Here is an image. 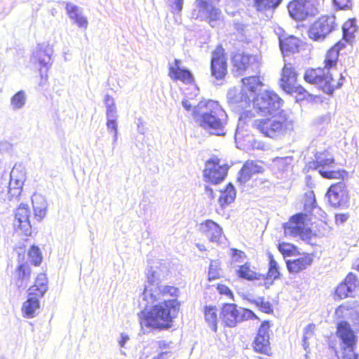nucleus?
Masks as SVG:
<instances>
[{"instance_id":"obj_26","label":"nucleus","mask_w":359,"mask_h":359,"mask_svg":"<svg viewBox=\"0 0 359 359\" xmlns=\"http://www.w3.org/2000/svg\"><path fill=\"white\" fill-rule=\"evenodd\" d=\"M200 232L211 242H219L222 234L219 225L211 219H206L199 224Z\"/></svg>"},{"instance_id":"obj_24","label":"nucleus","mask_w":359,"mask_h":359,"mask_svg":"<svg viewBox=\"0 0 359 359\" xmlns=\"http://www.w3.org/2000/svg\"><path fill=\"white\" fill-rule=\"evenodd\" d=\"M33 209V222L37 225L46 217L48 212V203L46 198L40 194H34L32 198Z\"/></svg>"},{"instance_id":"obj_51","label":"nucleus","mask_w":359,"mask_h":359,"mask_svg":"<svg viewBox=\"0 0 359 359\" xmlns=\"http://www.w3.org/2000/svg\"><path fill=\"white\" fill-rule=\"evenodd\" d=\"M315 328H316V325L313 323L309 324L306 327L305 330H304V340H306V339H308V338L311 337L312 335H313Z\"/></svg>"},{"instance_id":"obj_42","label":"nucleus","mask_w":359,"mask_h":359,"mask_svg":"<svg viewBox=\"0 0 359 359\" xmlns=\"http://www.w3.org/2000/svg\"><path fill=\"white\" fill-rule=\"evenodd\" d=\"M357 313V310L349 304H343L339 305L334 311L335 317L337 319H343L350 317Z\"/></svg>"},{"instance_id":"obj_43","label":"nucleus","mask_w":359,"mask_h":359,"mask_svg":"<svg viewBox=\"0 0 359 359\" xmlns=\"http://www.w3.org/2000/svg\"><path fill=\"white\" fill-rule=\"evenodd\" d=\"M220 266L221 262L218 260H212L210 262L208 272V280L209 281L217 280L222 277V269Z\"/></svg>"},{"instance_id":"obj_41","label":"nucleus","mask_w":359,"mask_h":359,"mask_svg":"<svg viewBox=\"0 0 359 359\" xmlns=\"http://www.w3.org/2000/svg\"><path fill=\"white\" fill-rule=\"evenodd\" d=\"M357 30L355 22L352 19H348L343 25V41L346 43V41L351 40L353 37L354 33Z\"/></svg>"},{"instance_id":"obj_15","label":"nucleus","mask_w":359,"mask_h":359,"mask_svg":"<svg viewBox=\"0 0 359 359\" xmlns=\"http://www.w3.org/2000/svg\"><path fill=\"white\" fill-rule=\"evenodd\" d=\"M336 27L334 15H322L310 26L308 31L309 37L313 41L323 40Z\"/></svg>"},{"instance_id":"obj_60","label":"nucleus","mask_w":359,"mask_h":359,"mask_svg":"<svg viewBox=\"0 0 359 359\" xmlns=\"http://www.w3.org/2000/svg\"><path fill=\"white\" fill-rule=\"evenodd\" d=\"M128 340V337L126 336V335H123L121 336V341H119V344H120V346L121 347H123L125 344V343L126 342V341Z\"/></svg>"},{"instance_id":"obj_1","label":"nucleus","mask_w":359,"mask_h":359,"mask_svg":"<svg viewBox=\"0 0 359 359\" xmlns=\"http://www.w3.org/2000/svg\"><path fill=\"white\" fill-rule=\"evenodd\" d=\"M178 287L169 285L151 284L142 292L139 314L141 327L151 330H166L172 327L181 306Z\"/></svg>"},{"instance_id":"obj_10","label":"nucleus","mask_w":359,"mask_h":359,"mask_svg":"<svg viewBox=\"0 0 359 359\" xmlns=\"http://www.w3.org/2000/svg\"><path fill=\"white\" fill-rule=\"evenodd\" d=\"M242 89L241 90H230L228 93V99L231 104L244 109L250 104L251 101L248 93L255 94L262 86V83L257 76L245 77L242 79Z\"/></svg>"},{"instance_id":"obj_46","label":"nucleus","mask_w":359,"mask_h":359,"mask_svg":"<svg viewBox=\"0 0 359 359\" xmlns=\"http://www.w3.org/2000/svg\"><path fill=\"white\" fill-rule=\"evenodd\" d=\"M27 255L33 265L38 266L41 264L43 257L39 247L34 245H32L28 250Z\"/></svg>"},{"instance_id":"obj_21","label":"nucleus","mask_w":359,"mask_h":359,"mask_svg":"<svg viewBox=\"0 0 359 359\" xmlns=\"http://www.w3.org/2000/svg\"><path fill=\"white\" fill-rule=\"evenodd\" d=\"M299 76V73L294 63L285 62L280 70V77L278 81L279 87L283 91L289 89L295 85Z\"/></svg>"},{"instance_id":"obj_12","label":"nucleus","mask_w":359,"mask_h":359,"mask_svg":"<svg viewBox=\"0 0 359 359\" xmlns=\"http://www.w3.org/2000/svg\"><path fill=\"white\" fill-rule=\"evenodd\" d=\"M210 74L216 81H224L229 72L227 53L222 44L211 51Z\"/></svg>"},{"instance_id":"obj_33","label":"nucleus","mask_w":359,"mask_h":359,"mask_svg":"<svg viewBox=\"0 0 359 359\" xmlns=\"http://www.w3.org/2000/svg\"><path fill=\"white\" fill-rule=\"evenodd\" d=\"M65 9L69 18L72 20L78 27L86 29L88 27V20L82 15L79 8L70 3H67Z\"/></svg>"},{"instance_id":"obj_59","label":"nucleus","mask_w":359,"mask_h":359,"mask_svg":"<svg viewBox=\"0 0 359 359\" xmlns=\"http://www.w3.org/2000/svg\"><path fill=\"white\" fill-rule=\"evenodd\" d=\"M104 102H105L106 105L107 106V105H109L110 104L114 103V100L111 96L107 95L104 97Z\"/></svg>"},{"instance_id":"obj_57","label":"nucleus","mask_w":359,"mask_h":359,"mask_svg":"<svg viewBox=\"0 0 359 359\" xmlns=\"http://www.w3.org/2000/svg\"><path fill=\"white\" fill-rule=\"evenodd\" d=\"M172 355V352L170 351H163L160 352L157 355L152 358L151 359H169Z\"/></svg>"},{"instance_id":"obj_20","label":"nucleus","mask_w":359,"mask_h":359,"mask_svg":"<svg viewBox=\"0 0 359 359\" xmlns=\"http://www.w3.org/2000/svg\"><path fill=\"white\" fill-rule=\"evenodd\" d=\"M168 76L174 81H181L184 84H193L194 77L191 72L181 67V60L175 59L172 63L168 65Z\"/></svg>"},{"instance_id":"obj_40","label":"nucleus","mask_w":359,"mask_h":359,"mask_svg":"<svg viewBox=\"0 0 359 359\" xmlns=\"http://www.w3.org/2000/svg\"><path fill=\"white\" fill-rule=\"evenodd\" d=\"M304 212L312 215V211L317 208L315 194L313 191L305 193L303 197Z\"/></svg>"},{"instance_id":"obj_23","label":"nucleus","mask_w":359,"mask_h":359,"mask_svg":"<svg viewBox=\"0 0 359 359\" xmlns=\"http://www.w3.org/2000/svg\"><path fill=\"white\" fill-rule=\"evenodd\" d=\"M300 257L286 261L287 269L290 273L297 274L310 266L313 262V255L311 253H302Z\"/></svg>"},{"instance_id":"obj_8","label":"nucleus","mask_w":359,"mask_h":359,"mask_svg":"<svg viewBox=\"0 0 359 359\" xmlns=\"http://www.w3.org/2000/svg\"><path fill=\"white\" fill-rule=\"evenodd\" d=\"M312 219V215L299 212L292 215L288 221L283 224L284 234L286 236H299L302 239H311L313 236L309 223Z\"/></svg>"},{"instance_id":"obj_50","label":"nucleus","mask_w":359,"mask_h":359,"mask_svg":"<svg viewBox=\"0 0 359 359\" xmlns=\"http://www.w3.org/2000/svg\"><path fill=\"white\" fill-rule=\"evenodd\" d=\"M230 251L231 258L236 262H241V260L244 259L246 257V255L245 252L243 250H238L236 248H231Z\"/></svg>"},{"instance_id":"obj_22","label":"nucleus","mask_w":359,"mask_h":359,"mask_svg":"<svg viewBox=\"0 0 359 359\" xmlns=\"http://www.w3.org/2000/svg\"><path fill=\"white\" fill-rule=\"evenodd\" d=\"M262 162L254 160H247L238 172L237 180L241 184L248 182L254 175L262 173L264 168Z\"/></svg>"},{"instance_id":"obj_7","label":"nucleus","mask_w":359,"mask_h":359,"mask_svg":"<svg viewBox=\"0 0 359 359\" xmlns=\"http://www.w3.org/2000/svg\"><path fill=\"white\" fill-rule=\"evenodd\" d=\"M335 334L339 340L342 359H359V353L356 352L358 337L351 325L341 320L337 325Z\"/></svg>"},{"instance_id":"obj_3","label":"nucleus","mask_w":359,"mask_h":359,"mask_svg":"<svg viewBox=\"0 0 359 359\" xmlns=\"http://www.w3.org/2000/svg\"><path fill=\"white\" fill-rule=\"evenodd\" d=\"M303 78L306 83L315 86L329 96H332L335 90L340 89L345 81L342 74L334 77L330 70L320 67L308 68Z\"/></svg>"},{"instance_id":"obj_62","label":"nucleus","mask_w":359,"mask_h":359,"mask_svg":"<svg viewBox=\"0 0 359 359\" xmlns=\"http://www.w3.org/2000/svg\"><path fill=\"white\" fill-rule=\"evenodd\" d=\"M355 314H357V318L354 325L356 327L357 330L359 332V313L357 312Z\"/></svg>"},{"instance_id":"obj_37","label":"nucleus","mask_w":359,"mask_h":359,"mask_svg":"<svg viewBox=\"0 0 359 359\" xmlns=\"http://www.w3.org/2000/svg\"><path fill=\"white\" fill-rule=\"evenodd\" d=\"M204 316L212 330L217 332L219 320L217 307L215 306H205L204 307Z\"/></svg>"},{"instance_id":"obj_27","label":"nucleus","mask_w":359,"mask_h":359,"mask_svg":"<svg viewBox=\"0 0 359 359\" xmlns=\"http://www.w3.org/2000/svg\"><path fill=\"white\" fill-rule=\"evenodd\" d=\"M254 57L252 55L243 52H236L231 57V62L233 69L238 74L245 72L253 64Z\"/></svg>"},{"instance_id":"obj_39","label":"nucleus","mask_w":359,"mask_h":359,"mask_svg":"<svg viewBox=\"0 0 359 359\" xmlns=\"http://www.w3.org/2000/svg\"><path fill=\"white\" fill-rule=\"evenodd\" d=\"M278 249L283 257H294L300 255L298 248L290 243H280L278 245Z\"/></svg>"},{"instance_id":"obj_17","label":"nucleus","mask_w":359,"mask_h":359,"mask_svg":"<svg viewBox=\"0 0 359 359\" xmlns=\"http://www.w3.org/2000/svg\"><path fill=\"white\" fill-rule=\"evenodd\" d=\"M13 217L14 226L25 235L30 236L32 229L36 225L33 222V217H31V211L28 205L20 204L14 211Z\"/></svg>"},{"instance_id":"obj_58","label":"nucleus","mask_w":359,"mask_h":359,"mask_svg":"<svg viewBox=\"0 0 359 359\" xmlns=\"http://www.w3.org/2000/svg\"><path fill=\"white\" fill-rule=\"evenodd\" d=\"M107 116L113 117L114 113L116 112V107L115 103L110 104L109 105L107 106Z\"/></svg>"},{"instance_id":"obj_56","label":"nucleus","mask_w":359,"mask_h":359,"mask_svg":"<svg viewBox=\"0 0 359 359\" xmlns=\"http://www.w3.org/2000/svg\"><path fill=\"white\" fill-rule=\"evenodd\" d=\"M107 128L109 129H110L112 131H114V133L115 134L117 133V124H116V120H114V119H109L107 121Z\"/></svg>"},{"instance_id":"obj_32","label":"nucleus","mask_w":359,"mask_h":359,"mask_svg":"<svg viewBox=\"0 0 359 359\" xmlns=\"http://www.w3.org/2000/svg\"><path fill=\"white\" fill-rule=\"evenodd\" d=\"M339 181L331 184L327 191L328 201L334 207L341 205L345 192V184L342 181Z\"/></svg>"},{"instance_id":"obj_61","label":"nucleus","mask_w":359,"mask_h":359,"mask_svg":"<svg viewBox=\"0 0 359 359\" xmlns=\"http://www.w3.org/2000/svg\"><path fill=\"white\" fill-rule=\"evenodd\" d=\"M205 191L209 194L211 198H214V193L212 188L207 186L205 187Z\"/></svg>"},{"instance_id":"obj_45","label":"nucleus","mask_w":359,"mask_h":359,"mask_svg":"<svg viewBox=\"0 0 359 359\" xmlns=\"http://www.w3.org/2000/svg\"><path fill=\"white\" fill-rule=\"evenodd\" d=\"M283 0H254V6L257 11H264L276 8Z\"/></svg>"},{"instance_id":"obj_55","label":"nucleus","mask_w":359,"mask_h":359,"mask_svg":"<svg viewBox=\"0 0 359 359\" xmlns=\"http://www.w3.org/2000/svg\"><path fill=\"white\" fill-rule=\"evenodd\" d=\"M182 104L185 110L188 111H191V114L193 113L194 108L196 107V105L194 106L193 104L190 102V100L187 99L183 100Z\"/></svg>"},{"instance_id":"obj_31","label":"nucleus","mask_w":359,"mask_h":359,"mask_svg":"<svg viewBox=\"0 0 359 359\" xmlns=\"http://www.w3.org/2000/svg\"><path fill=\"white\" fill-rule=\"evenodd\" d=\"M198 8L204 10L205 20L214 27L222 19V11L215 6H209L206 1L196 0Z\"/></svg>"},{"instance_id":"obj_54","label":"nucleus","mask_w":359,"mask_h":359,"mask_svg":"<svg viewBox=\"0 0 359 359\" xmlns=\"http://www.w3.org/2000/svg\"><path fill=\"white\" fill-rule=\"evenodd\" d=\"M170 7L180 12L182 9L183 0H170Z\"/></svg>"},{"instance_id":"obj_6","label":"nucleus","mask_w":359,"mask_h":359,"mask_svg":"<svg viewBox=\"0 0 359 359\" xmlns=\"http://www.w3.org/2000/svg\"><path fill=\"white\" fill-rule=\"evenodd\" d=\"M48 280L45 273H39L34 283L28 289L27 299L23 302L21 308L25 318H32L40 307L39 299L44 296L48 289Z\"/></svg>"},{"instance_id":"obj_53","label":"nucleus","mask_w":359,"mask_h":359,"mask_svg":"<svg viewBox=\"0 0 359 359\" xmlns=\"http://www.w3.org/2000/svg\"><path fill=\"white\" fill-rule=\"evenodd\" d=\"M349 218L348 213H339L335 215V222L337 224H341L344 223Z\"/></svg>"},{"instance_id":"obj_35","label":"nucleus","mask_w":359,"mask_h":359,"mask_svg":"<svg viewBox=\"0 0 359 359\" xmlns=\"http://www.w3.org/2000/svg\"><path fill=\"white\" fill-rule=\"evenodd\" d=\"M236 196V191L231 183L227 184L224 189L220 191L218 202L222 208L232 203Z\"/></svg>"},{"instance_id":"obj_48","label":"nucleus","mask_w":359,"mask_h":359,"mask_svg":"<svg viewBox=\"0 0 359 359\" xmlns=\"http://www.w3.org/2000/svg\"><path fill=\"white\" fill-rule=\"evenodd\" d=\"M333 3L338 10L351 9L353 6L352 0H333Z\"/></svg>"},{"instance_id":"obj_38","label":"nucleus","mask_w":359,"mask_h":359,"mask_svg":"<svg viewBox=\"0 0 359 359\" xmlns=\"http://www.w3.org/2000/svg\"><path fill=\"white\" fill-rule=\"evenodd\" d=\"M288 95H294L297 102L303 101L311 98L313 95L302 85H293L289 89L284 91Z\"/></svg>"},{"instance_id":"obj_18","label":"nucleus","mask_w":359,"mask_h":359,"mask_svg":"<svg viewBox=\"0 0 359 359\" xmlns=\"http://www.w3.org/2000/svg\"><path fill=\"white\" fill-rule=\"evenodd\" d=\"M359 292V279L353 273H349L344 280L336 287L335 296L339 299L353 297Z\"/></svg>"},{"instance_id":"obj_47","label":"nucleus","mask_w":359,"mask_h":359,"mask_svg":"<svg viewBox=\"0 0 359 359\" xmlns=\"http://www.w3.org/2000/svg\"><path fill=\"white\" fill-rule=\"evenodd\" d=\"M11 104L14 109L21 108L25 103V93L23 90L17 92L11 100Z\"/></svg>"},{"instance_id":"obj_49","label":"nucleus","mask_w":359,"mask_h":359,"mask_svg":"<svg viewBox=\"0 0 359 359\" xmlns=\"http://www.w3.org/2000/svg\"><path fill=\"white\" fill-rule=\"evenodd\" d=\"M216 288L219 294L226 295L228 298L233 299L234 294L227 285L224 284H217Z\"/></svg>"},{"instance_id":"obj_4","label":"nucleus","mask_w":359,"mask_h":359,"mask_svg":"<svg viewBox=\"0 0 359 359\" xmlns=\"http://www.w3.org/2000/svg\"><path fill=\"white\" fill-rule=\"evenodd\" d=\"M335 158L332 154L325 149L315 154V159L308 163L309 170H316L325 179L341 180L347 177L348 172L343 168H336Z\"/></svg>"},{"instance_id":"obj_64","label":"nucleus","mask_w":359,"mask_h":359,"mask_svg":"<svg viewBox=\"0 0 359 359\" xmlns=\"http://www.w3.org/2000/svg\"><path fill=\"white\" fill-rule=\"evenodd\" d=\"M356 269L359 271V264L357 265Z\"/></svg>"},{"instance_id":"obj_34","label":"nucleus","mask_w":359,"mask_h":359,"mask_svg":"<svg viewBox=\"0 0 359 359\" xmlns=\"http://www.w3.org/2000/svg\"><path fill=\"white\" fill-rule=\"evenodd\" d=\"M280 48L285 55L299 51V39L293 36L279 38Z\"/></svg>"},{"instance_id":"obj_52","label":"nucleus","mask_w":359,"mask_h":359,"mask_svg":"<svg viewBox=\"0 0 359 359\" xmlns=\"http://www.w3.org/2000/svg\"><path fill=\"white\" fill-rule=\"evenodd\" d=\"M157 346L158 348L161 351V352H163V350H165L164 351H170L169 350L170 348V341L165 340H160L157 341Z\"/></svg>"},{"instance_id":"obj_29","label":"nucleus","mask_w":359,"mask_h":359,"mask_svg":"<svg viewBox=\"0 0 359 359\" xmlns=\"http://www.w3.org/2000/svg\"><path fill=\"white\" fill-rule=\"evenodd\" d=\"M35 57L40 65L39 85L43 86L48 81V70L49 68V63L50 60V55L46 53L42 49H39L36 51Z\"/></svg>"},{"instance_id":"obj_9","label":"nucleus","mask_w":359,"mask_h":359,"mask_svg":"<svg viewBox=\"0 0 359 359\" xmlns=\"http://www.w3.org/2000/svg\"><path fill=\"white\" fill-rule=\"evenodd\" d=\"M283 100L280 96L270 90H265L257 94L252 99V107L257 115L266 116L278 114L282 107Z\"/></svg>"},{"instance_id":"obj_11","label":"nucleus","mask_w":359,"mask_h":359,"mask_svg":"<svg viewBox=\"0 0 359 359\" xmlns=\"http://www.w3.org/2000/svg\"><path fill=\"white\" fill-rule=\"evenodd\" d=\"M220 318L226 326L233 327L239 322L257 319V316L249 309L238 308L234 303H224L220 311Z\"/></svg>"},{"instance_id":"obj_36","label":"nucleus","mask_w":359,"mask_h":359,"mask_svg":"<svg viewBox=\"0 0 359 359\" xmlns=\"http://www.w3.org/2000/svg\"><path fill=\"white\" fill-rule=\"evenodd\" d=\"M32 270L29 265L26 263H21L16 267L14 272V279L15 282L22 283L24 281H28L30 278Z\"/></svg>"},{"instance_id":"obj_30","label":"nucleus","mask_w":359,"mask_h":359,"mask_svg":"<svg viewBox=\"0 0 359 359\" xmlns=\"http://www.w3.org/2000/svg\"><path fill=\"white\" fill-rule=\"evenodd\" d=\"M345 46L344 41H339L329 48L325 55L323 68H326L328 70L334 68L338 62L339 51Z\"/></svg>"},{"instance_id":"obj_13","label":"nucleus","mask_w":359,"mask_h":359,"mask_svg":"<svg viewBox=\"0 0 359 359\" xmlns=\"http://www.w3.org/2000/svg\"><path fill=\"white\" fill-rule=\"evenodd\" d=\"M317 0H292L287 5L290 15L295 20L302 21L318 13Z\"/></svg>"},{"instance_id":"obj_28","label":"nucleus","mask_w":359,"mask_h":359,"mask_svg":"<svg viewBox=\"0 0 359 359\" xmlns=\"http://www.w3.org/2000/svg\"><path fill=\"white\" fill-rule=\"evenodd\" d=\"M237 277L246 280H262L263 273L257 271V269L250 262L248 261L238 266L236 271Z\"/></svg>"},{"instance_id":"obj_19","label":"nucleus","mask_w":359,"mask_h":359,"mask_svg":"<svg viewBox=\"0 0 359 359\" xmlns=\"http://www.w3.org/2000/svg\"><path fill=\"white\" fill-rule=\"evenodd\" d=\"M25 181V172L18 170L13 169L12 170L8 190V198L9 201H19L22 193Z\"/></svg>"},{"instance_id":"obj_44","label":"nucleus","mask_w":359,"mask_h":359,"mask_svg":"<svg viewBox=\"0 0 359 359\" xmlns=\"http://www.w3.org/2000/svg\"><path fill=\"white\" fill-rule=\"evenodd\" d=\"M250 302L257 306L263 313L271 314L273 312L272 304L269 301H266L263 297L251 299Z\"/></svg>"},{"instance_id":"obj_14","label":"nucleus","mask_w":359,"mask_h":359,"mask_svg":"<svg viewBox=\"0 0 359 359\" xmlns=\"http://www.w3.org/2000/svg\"><path fill=\"white\" fill-rule=\"evenodd\" d=\"M271 322L264 320L259 325L257 334L252 342V350L258 353L272 357L273 352L270 342Z\"/></svg>"},{"instance_id":"obj_63","label":"nucleus","mask_w":359,"mask_h":359,"mask_svg":"<svg viewBox=\"0 0 359 359\" xmlns=\"http://www.w3.org/2000/svg\"><path fill=\"white\" fill-rule=\"evenodd\" d=\"M196 246L201 251H204L206 250L205 246L203 244H197Z\"/></svg>"},{"instance_id":"obj_5","label":"nucleus","mask_w":359,"mask_h":359,"mask_svg":"<svg viewBox=\"0 0 359 359\" xmlns=\"http://www.w3.org/2000/svg\"><path fill=\"white\" fill-rule=\"evenodd\" d=\"M289 123L287 114L281 110L278 114L255 120L252 127L263 136L274 139L287 130Z\"/></svg>"},{"instance_id":"obj_2","label":"nucleus","mask_w":359,"mask_h":359,"mask_svg":"<svg viewBox=\"0 0 359 359\" xmlns=\"http://www.w3.org/2000/svg\"><path fill=\"white\" fill-rule=\"evenodd\" d=\"M223 110L219 103L212 100L201 101L194 108L192 116L204 128L211 130L217 135H224V123L218 117Z\"/></svg>"},{"instance_id":"obj_25","label":"nucleus","mask_w":359,"mask_h":359,"mask_svg":"<svg viewBox=\"0 0 359 359\" xmlns=\"http://www.w3.org/2000/svg\"><path fill=\"white\" fill-rule=\"evenodd\" d=\"M267 257L269 260L268 270L266 274H263L262 279L264 281L263 285L266 287L271 285L274 280L279 279L281 276L280 267L275 259L274 256L271 252H268Z\"/></svg>"},{"instance_id":"obj_16","label":"nucleus","mask_w":359,"mask_h":359,"mask_svg":"<svg viewBox=\"0 0 359 359\" xmlns=\"http://www.w3.org/2000/svg\"><path fill=\"white\" fill-rule=\"evenodd\" d=\"M229 166L220 164V159L213 156L205 163V168L203 170V177L205 182L218 184L223 182L227 175Z\"/></svg>"}]
</instances>
